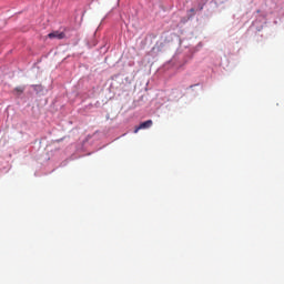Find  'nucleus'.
I'll return each instance as SVG.
<instances>
[{"instance_id":"1","label":"nucleus","mask_w":284,"mask_h":284,"mask_svg":"<svg viewBox=\"0 0 284 284\" xmlns=\"http://www.w3.org/2000/svg\"><path fill=\"white\" fill-rule=\"evenodd\" d=\"M151 125H153L152 120H146V121L140 123V125L135 128L134 134H136L139 132V130H149V128Z\"/></svg>"},{"instance_id":"2","label":"nucleus","mask_w":284,"mask_h":284,"mask_svg":"<svg viewBox=\"0 0 284 284\" xmlns=\"http://www.w3.org/2000/svg\"><path fill=\"white\" fill-rule=\"evenodd\" d=\"M49 39H65V33L64 32H59V31H53L48 34Z\"/></svg>"},{"instance_id":"3","label":"nucleus","mask_w":284,"mask_h":284,"mask_svg":"<svg viewBox=\"0 0 284 284\" xmlns=\"http://www.w3.org/2000/svg\"><path fill=\"white\" fill-rule=\"evenodd\" d=\"M14 90H16V92H18L19 94H23L26 88H23V87H17Z\"/></svg>"},{"instance_id":"4","label":"nucleus","mask_w":284,"mask_h":284,"mask_svg":"<svg viewBox=\"0 0 284 284\" xmlns=\"http://www.w3.org/2000/svg\"><path fill=\"white\" fill-rule=\"evenodd\" d=\"M190 12H192V14H194V12H195L194 8L190 9Z\"/></svg>"}]
</instances>
